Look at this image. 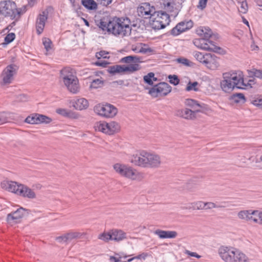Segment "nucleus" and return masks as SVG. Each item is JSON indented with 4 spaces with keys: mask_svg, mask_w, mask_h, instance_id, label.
Instances as JSON below:
<instances>
[{
    "mask_svg": "<svg viewBox=\"0 0 262 262\" xmlns=\"http://www.w3.org/2000/svg\"><path fill=\"white\" fill-rule=\"evenodd\" d=\"M130 23L128 18L115 17L108 21L101 19L97 25L103 31H106L115 36L124 37L131 33Z\"/></svg>",
    "mask_w": 262,
    "mask_h": 262,
    "instance_id": "nucleus-1",
    "label": "nucleus"
},
{
    "mask_svg": "<svg viewBox=\"0 0 262 262\" xmlns=\"http://www.w3.org/2000/svg\"><path fill=\"white\" fill-rule=\"evenodd\" d=\"M120 63L128 64V65L116 64L110 66L107 69L108 73L112 75H115L117 73L127 72L129 74L133 73L141 69L139 64L143 62L142 58L136 55H129L124 57L120 59Z\"/></svg>",
    "mask_w": 262,
    "mask_h": 262,
    "instance_id": "nucleus-2",
    "label": "nucleus"
},
{
    "mask_svg": "<svg viewBox=\"0 0 262 262\" xmlns=\"http://www.w3.org/2000/svg\"><path fill=\"white\" fill-rule=\"evenodd\" d=\"M131 162L143 168H155L160 167L161 159L158 155L142 150L133 156Z\"/></svg>",
    "mask_w": 262,
    "mask_h": 262,
    "instance_id": "nucleus-3",
    "label": "nucleus"
},
{
    "mask_svg": "<svg viewBox=\"0 0 262 262\" xmlns=\"http://www.w3.org/2000/svg\"><path fill=\"white\" fill-rule=\"evenodd\" d=\"M218 253L225 262H250V259L245 253L233 247L221 246Z\"/></svg>",
    "mask_w": 262,
    "mask_h": 262,
    "instance_id": "nucleus-4",
    "label": "nucleus"
},
{
    "mask_svg": "<svg viewBox=\"0 0 262 262\" xmlns=\"http://www.w3.org/2000/svg\"><path fill=\"white\" fill-rule=\"evenodd\" d=\"M196 34L203 38L195 40L194 44L199 43L198 47L202 49L219 52L221 49L215 46L209 38L213 35L211 30L209 27H200L196 30Z\"/></svg>",
    "mask_w": 262,
    "mask_h": 262,
    "instance_id": "nucleus-5",
    "label": "nucleus"
},
{
    "mask_svg": "<svg viewBox=\"0 0 262 262\" xmlns=\"http://www.w3.org/2000/svg\"><path fill=\"white\" fill-rule=\"evenodd\" d=\"M20 10L16 3L11 0L0 2V15L11 20H17L20 16Z\"/></svg>",
    "mask_w": 262,
    "mask_h": 262,
    "instance_id": "nucleus-6",
    "label": "nucleus"
},
{
    "mask_svg": "<svg viewBox=\"0 0 262 262\" xmlns=\"http://www.w3.org/2000/svg\"><path fill=\"white\" fill-rule=\"evenodd\" d=\"M60 74L68 90L72 93H77L79 89L78 80L73 74L71 70L69 68H64L61 70Z\"/></svg>",
    "mask_w": 262,
    "mask_h": 262,
    "instance_id": "nucleus-7",
    "label": "nucleus"
},
{
    "mask_svg": "<svg viewBox=\"0 0 262 262\" xmlns=\"http://www.w3.org/2000/svg\"><path fill=\"white\" fill-rule=\"evenodd\" d=\"M113 168L120 176L132 180H140L143 178L141 173L127 165L116 163L114 165Z\"/></svg>",
    "mask_w": 262,
    "mask_h": 262,
    "instance_id": "nucleus-8",
    "label": "nucleus"
},
{
    "mask_svg": "<svg viewBox=\"0 0 262 262\" xmlns=\"http://www.w3.org/2000/svg\"><path fill=\"white\" fill-rule=\"evenodd\" d=\"M152 17V26L154 29H164L170 21L169 15L164 11L154 12Z\"/></svg>",
    "mask_w": 262,
    "mask_h": 262,
    "instance_id": "nucleus-9",
    "label": "nucleus"
},
{
    "mask_svg": "<svg viewBox=\"0 0 262 262\" xmlns=\"http://www.w3.org/2000/svg\"><path fill=\"white\" fill-rule=\"evenodd\" d=\"M94 111L102 117L113 118L117 115L118 109L113 105L106 103L97 105L94 107Z\"/></svg>",
    "mask_w": 262,
    "mask_h": 262,
    "instance_id": "nucleus-10",
    "label": "nucleus"
},
{
    "mask_svg": "<svg viewBox=\"0 0 262 262\" xmlns=\"http://www.w3.org/2000/svg\"><path fill=\"white\" fill-rule=\"evenodd\" d=\"M95 127L96 130L108 135H113L118 132L120 128L119 124L115 121H111L109 123L100 121L96 123Z\"/></svg>",
    "mask_w": 262,
    "mask_h": 262,
    "instance_id": "nucleus-11",
    "label": "nucleus"
},
{
    "mask_svg": "<svg viewBox=\"0 0 262 262\" xmlns=\"http://www.w3.org/2000/svg\"><path fill=\"white\" fill-rule=\"evenodd\" d=\"M172 88L166 82H160L154 85L149 90V94L154 97L165 96L170 93Z\"/></svg>",
    "mask_w": 262,
    "mask_h": 262,
    "instance_id": "nucleus-12",
    "label": "nucleus"
},
{
    "mask_svg": "<svg viewBox=\"0 0 262 262\" xmlns=\"http://www.w3.org/2000/svg\"><path fill=\"white\" fill-rule=\"evenodd\" d=\"M18 67L15 64H11L7 66L2 73V85L10 84L13 80V76L16 74Z\"/></svg>",
    "mask_w": 262,
    "mask_h": 262,
    "instance_id": "nucleus-13",
    "label": "nucleus"
},
{
    "mask_svg": "<svg viewBox=\"0 0 262 262\" xmlns=\"http://www.w3.org/2000/svg\"><path fill=\"white\" fill-rule=\"evenodd\" d=\"M193 26V22L189 20L183 21L178 23L170 30V34L173 36H177L181 33L190 29Z\"/></svg>",
    "mask_w": 262,
    "mask_h": 262,
    "instance_id": "nucleus-14",
    "label": "nucleus"
},
{
    "mask_svg": "<svg viewBox=\"0 0 262 262\" xmlns=\"http://www.w3.org/2000/svg\"><path fill=\"white\" fill-rule=\"evenodd\" d=\"M49 11L47 9L42 11L40 13L36 20V28L37 33L40 34L45 28L46 22L48 19Z\"/></svg>",
    "mask_w": 262,
    "mask_h": 262,
    "instance_id": "nucleus-15",
    "label": "nucleus"
},
{
    "mask_svg": "<svg viewBox=\"0 0 262 262\" xmlns=\"http://www.w3.org/2000/svg\"><path fill=\"white\" fill-rule=\"evenodd\" d=\"M229 74V78L234 85V87L238 89H243L242 84H244V80L243 72L239 71Z\"/></svg>",
    "mask_w": 262,
    "mask_h": 262,
    "instance_id": "nucleus-16",
    "label": "nucleus"
},
{
    "mask_svg": "<svg viewBox=\"0 0 262 262\" xmlns=\"http://www.w3.org/2000/svg\"><path fill=\"white\" fill-rule=\"evenodd\" d=\"M219 58L214 54L207 53L204 64L208 69L215 70L220 66Z\"/></svg>",
    "mask_w": 262,
    "mask_h": 262,
    "instance_id": "nucleus-17",
    "label": "nucleus"
},
{
    "mask_svg": "<svg viewBox=\"0 0 262 262\" xmlns=\"http://www.w3.org/2000/svg\"><path fill=\"white\" fill-rule=\"evenodd\" d=\"M152 10L150 8V4L147 3H142L137 9L139 16L144 18H148L152 16Z\"/></svg>",
    "mask_w": 262,
    "mask_h": 262,
    "instance_id": "nucleus-18",
    "label": "nucleus"
},
{
    "mask_svg": "<svg viewBox=\"0 0 262 262\" xmlns=\"http://www.w3.org/2000/svg\"><path fill=\"white\" fill-rule=\"evenodd\" d=\"M201 112L200 110L192 111L190 109L185 108L177 111V115L186 119L193 120L196 118V114Z\"/></svg>",
    "mask_w": 262,
    "mask_h": 262,
    "instance_id": "nucleus-19",
    "label": "nucleus"
},
{
    "mask_svg": "<svg viewBox=\"0 0 262 262\" xmlns=\"http://www.w3.org/2000/svg\"><path fill=\"white\" fill-rule=\"evenodd\" d=\"M228 75H229V73H224L223 80L220 83L222 90L226 93H229L235 88L234 85L229 79Z\"/></svg>",
    "mask_w": 262,
    "mask_h": 262,
    "instance_id": "nucleus-20",
    "label": "nucleus"
},
{
    "mask_svg": "<svg viewBox=\"0 0 262 262\" xmlns=\"http://www.w3.org/2000/svg\"><path fill=\"white\" fill-rule=\"evenodd\" d=\"M26 210L23 207H20L16 211H13L7 215V221L8 222H17L18 220L22 218L25 215Z\"/></svg>",
    "mask_w": 262,
    "mask_h": 262,
    "instance_id": "nucleus-21",
    "label": "nucleus"
},
{
    "mask_svg": "<svg viewBox=\"0 0 262 262\" xmlns=\"http://www.w3.org/2000/svg\"><path fill=\"white\" fill-rule=\"evenodd\" d=\"M155 234L158 235L160 238H175L178 233L175 231H164L158 229L155 231Z\"/></svg>",
    "mask_w": 262,
    "mask_h": 262,
    "instance_id": "nucleus-22",
    "label": "nucleus"
},
{
    "mask_svg": "<svg viewBox=\"0 0 262 262\" xmlns=\"http://www.w3.org/2000/svg\"><path fill=\"white\" fill-rule=\"evenodd\" d=\"M111 235L112 240L117 242H119L127 238L125 232L121 230L116 229L111 230Z\"/></svg>",
    "mask_w": 262,
    "mask_h": 262,
    "instance_id": "nucleus-23",
    "label": "nucleus"
},
{
    "mask_svg": "<svg viewBox=\"0 0 262 262\" xmlns=\"http://www.w3.org/2000/svg\"><path fill=\"white\" fill-rule=\"evenodd\" d=\"M258 210H245L238 212L237 214L238 217L243 220L248 222L251 215H254L257 217Z\"/></svg>",
    "mask_w": 262,
    "mask_h": 262,
    "instance_id": "nucleus-24",
    "label": "nucleus"
},
{
    "mask_svg": "<svg viewBox=\"0 0 262 262\" xmlns=\"http://www.w3.org/2000/svg\"><path fill=\"white\" fill-rule=\"evenodd\" d=\"M73 106L76 110H85L89 106V102L86 99L83 98L77 99L73 102Z\"/></svg>",
    "mask_w": 262,
    "mask_h": 262,
    "instance_id": "nucleus-25",
    "label": "nucleus"
},
{
    "mask_svg": "<svg viewBox=\"0 0 262 262\" xmlns=\"http://www.w3.org/2000/svg\"><path fill=\"white\" fill-rule=\"evenodd\" d=\"M81 4L89 10H96L98 4L94 0H81Z\"/></svg>",
    "mask_w": 262,
    "mask_h": 262,
    "instance_id": "nucleus-26",
    "label": "nucleus"
},
{
    "mask_svg": "<svg viewBox=\"0 0 262 262\" xmlns=\"http://www.w3.org/2000/svg\"><path fill=\"white\" fill-rule=\"evenodd\" d=\"M230 100L235 103H244L246 101V98L242 93L233 94L230 97Z\"/></svg>",
    "mask_w": 262,
    "mask_h": 262,
    "instance_id": "nucleus-27",
    "label": "nucleus"
},
{
    "mask_svg": "<svg viewBox=\"0 0 262 262\" xmlns=\"http://www.w3.org/2000/svg\"><path fill=\"white\" fill-rule=\"evenodd\" d=\"M185 104L186 105L191 107L194 110H198L197 107L204 108H205L206 106L205 104H200L197 101L191 99H187L185 101Z\"/></svg>",
    "mask_w": 262,
    "mask_h": 262,
    "instance_id": "nucleus-28",
    "label": "nucleus"
},
{
    "mask_svg": "<svg viewBox=\"0 0 262 262\" xmlns=\"http://www.w3.org/2000/svg\"><path fill=\"white\" fill-rule=\"evenodd\" d=\"M174 3L171 0H164L163 7L166 12H171L173 11Z\"/></svg>",
    "mask_w": 262,
    "mask_h": 262,
    "instance_id": "nucleus-29",
    "label": "nucleus"
},
{
    "mask_svg": "<svg viewBox=\"0 0 262 262\" xmlns=\"http://www.w3.org/2000/svg\"><path fill=\"white\" fill-rule=\"evenodd\" d=\"M226 202H222L221 205H217L215 203L211 202H205V210L211 209L213 208H218L226 207L227 206Z\"/></svg>",
    "mask_w": 262,
    "mask_h": 262,
    "instance_id": "nucleus-30",
    "label": "nucleus"
},
{
    "mask_svg": "<svg viewBox=\"0 0 262 262\" xmlns=\"http://www.w3.org/2000/svg\"><path fill=\"white\" fill-rule=\"evenodd\" d=\"M25 122L31 124H38V114H33L28 116L25 120Z\"/></svg>",
    "mask_w": 262,
    "mask_h": 262,
    "instance_id": "nucleus-31",
    "label": "nucleus"
},
{
    "mask_svg": "<svg viewBox=\"0 0 262 262\" xmlns=\"http://www.w3.org/2000/svg\"><path fill=\"white\" fill-rule=\"evenodd\" d=\"M69 241L70 242L72 240L74 239L81 238L84 235H85L84 233L79 232H69L67 233Z\"/></svg>",
    "mask_w": 262,
    "mask_h": 262,
    "instance_id": "nucleus-32",
    "label": "nucleus"
},
{
    "mask_svg": "<svg viewBox=\"0 0 262 262\" xmlns=\"http://www.w3.org/2000/svg\"><path fill=\"white\" fill-rule=\"evenodd\" d=\"M144 81L150 85H153V81H156L157 78L155 77V74L152 72H150L147 75L143 77Z\"/></svg>",
    "mask_w": 262,
    "mask_h": 262,
    "instance_id": "nucleus-33",
    "label": "nucleus"
},
{
    "mask_svg": "<svg viewBox=\"0 0 262 262\" xmlns=\"http://www.w3.org/2000/svg\"><path fill=\"white\" fill-rule=\"evenodd\" d=\"M104 81L101 79H94L91 83L90 85V89H97L98 88H102L104 85Z\"/></svg>",
    "mask_w": 262,
    "mask_h": 262,
    "instance_id": "nucleus-34",
    "label": "nucleus"
},
{
    "mask_svg": "<svg viewBox=\"0 0 262 262\" xmlns=\"http://www.w3.org/2000/svg\"><path fill=\"white\" fill-rule=\"evenodd\" d=\"M248 73L249 77H255L262 79V70L252 69L248 70Z\"/></svg>",
    "mask_w": 262,
    "mask_h": 262,
    "instance_id": "nucleus-35",
    "label": "nucleus"
},
{
    "mask_svg": "<svg viewBox=\"0 0 262 262\" xmlns=\"http://www.w3.org/2000/svg\"><path fill=\"white\" fill-rule=\"evenodd\" d=\"M13 181L4 180L1 183V188L6 191L10 192L11 189V186L13 183Z\"/></svg>",
    "mask_w": 262,
    "mask_h": 262,
    "instance_id": "nucleus-36",
    "label": "nucleus"
},
{
    "mask_svg": "<svg viewBox=\"0 0 262 262\" xmlns=\"http://www.w3.org/2000/svg\"><path fill=\"white\" fill-rule=\"evenodd\" d=\"M199 83L197 81H194L193 82H191L189 81L187 85V86L185 88L186 91L189 92L191 91H193L195 92H197L199 91L198 88L197 86L198 85Z\"/></svg>",
    "mask_w": 262,
    "mask_h": 262,
    "instance_id": "nucleus-37",
    "label": "nucleus"
},
{
    "mask_svg": "<svg viewBox=\"0 0 262 262\" xmlns=\"http://www.w3.org/2000/svg\"><path fill=\"white\" fill-rule=\"evenodd\" d=\"M98 238L105 242H107L110 240H112L111 230L108 232H103L100 234L98 236Z\"/></svg>",
    "mask_w": 262,
    "mask_h": 262,
    "instance_id": "nucleus-38",
    "label": "nucleus"
},
{
    "mask_svg": "<svg viewBox=\"0 0 262 262\" xmlns=\"http://www.w3.org/2000/svg\"><path fill=\"white\" fill-rule=\"evenodd\" d=\"M52 119L44 115L38 114V124L45 123L49 124L51 122Z\"/></svg>",
    "mask_w": 262,
    "mask_h": 262,
    "instance_id": "nucleus-39",
    "label": "nucleus"
},
{
    "mask_svg": "<svg viewBox=\"0 0 262 262\" xmlns=\"http://www.w3.org/2000/svg\"><path fill=\"white\" fill-rule=\"evenodd\" d=\"M251 102L253 105L262 108V95L257 96L251 100Z\"/></svg>",
    "mask_w": 262,
    "mask_h": 262,
    "instance_id": "nucleus-40",
    "label": "nucleus"
},
{
    "mask_svg": "<svg viewBox=\"0 0 262 262\" xmlns=\"http://www.w3.org/2000/svg\"><path fill=\"white\" fill-rule=\"evenodd\" d=\"M250 78L248 79L247 82H246V80H244V84H242L243 89H246L248 88H251L252 85L255 83V79L254 77H250Z\"/></svg>",
    "mask_w": 262,
    "mask_h": 262,
    "instance_id": "nucleus-41",
    "label": "nucleus"
},
{
    "mask_svg": "<svg viewBox=\"0 0 262 262\" xmlns=\"http://www.w3.org/2000/svg\"><path fill=\"white\" fill-rule=\"evenodd\" d=\"M207 53L203 54L199 52H195L194 56L199 61L204 64L206 59V57L207 56Z\"/></svg>",
    "mask_w": 262,
    "mask_h": 262,
    "instance_id": "nucleus-42",
    "label": "nucleus"
},
{
    "mask_svg": "<svg viewBox=\"0 0 262 262\" xmlns=\"http://www.w3.org/2000/svg\"><path fill=\"white\" fill-rule=\"evenodd\" d=\"M238 3L241 4L240 12L245 14L248 11V6L246 0H239Z\"/></svg>",
    "mask_w": 262,
    "mask_h": 262,
    "instance_id": "nucleus-43",
    "label": "nucleus"
},
{
    "mask_svg": "<svg viewBox=\"0 0 262 262\" xmlns=\"http://www.w3.org/2000/svg\"><path fill=\"white\" fill-rule=\"evenodd\" d=\"M29 100L28 95L25 94H20L15 96V101L17 102H24Z\"/></svg>",
    "mask_w": 262,
    "mask_h": 262,
    "instance_id": "nucleus-44",
    "label": "nucleus"
},
{
    "mask_svg": "<svg viewBox=\"0 0 262 262\" xmlns=\"http://www.w3.org/2000/svg\"><path fill=\"white\" fill-rule=\"evenodd\" d=\"M55 240L58 243L63 244H68L69 243L67 233H64L60 236H57L55 238Z\"/></svg>",
    "mask_w": 262,
    "mask_h": 262,
    "instance_id": "nucleus-45",
    "label": "nucleus"
},
{
    "mask_svg": "<svg viewBox=\"0 0 262 262\" xmlns=\"http://www.w3.org/2000/svg\"><path fill=\"white\" fill-rule=\"evenodd\" d=\"M56 112L62 116L66 117H69L70 116V114L71 113V112L69 110H68L65 108H57L56 110Z\"/></svg>",
    "mask_w": 262,
    "mask_h": 262,
    "instance_id": "nucleus-46",
    "label": "nucleus"
},
{
    "mask_svg": "<svg viewBox=\"0 0 262 262\" xmlns=\"http://www.w3.org/2000/svg\"><path fill=\"white\" fill-rule=\"evenodd\" d=\"M168 78L169 79V82L174 85H177L180 82V79L176 75H169Z\"/></svg>",
    "mask_w": 262,
    "mask_h": 262,
    "instance_id": "nucleus-47",
    "label": "nucleus"
},
{
    "mask_svg": "<svg viewBox=\"0 0 262 262\" xmlns=\"http://www.w3.org/2000/svg\"><path fill=\"white\" fill-rule=\"evenodd\" d=\"M194 210H205V202L203 201H198L192 204Z\"/></svg>",
    "mask_w": 262,
    "mask_h": 262,
    "instance_id": "nucleus-48",
    "label": "nucleus"
},
{
    "mask_svg": "<svg viewBox=\"0 0 262 262\" xmlns=\"http://www.w3.org/2000/svg\"><path fill=\"white\" fill-rule=\"evenodd\" d=\"M42 43L47 51H49L51 49L52 41L48 38H43Z\"/></svg>",
    "mask_w": 262,
    "mask_h": 262,
    "instance_id": "nucleus-49",
    "label": "nucleus"
},
{
    "mask_svg": "<svg viewBox=\"0 0 262 262\" xmlns=\"http://www.w3.org/2000/svg\"><path fill=\"white\" fill-rule=\"evenodd\" d=\"M26 198L30 199H33L36 198V194L35 192L28 187L26 189Z\"/></svg>",
    "mask_w": 262,
    "mask_h": 262,
    "instance_id": "nucleus-50",
    "label": "nucleus"
},
{
    "mask_svg": "<svg viewBox=\"0 0 262 262\" xmlns=\"http://www.w3.org/2000/svg\"><path fill=\"white\" fill-rule=\"evenodd\" d=\"M21 185V184L14 181L12 185L11 186L12 189L10 190V192L13 193L15 194H17V192L18 191L19 189H20L19 186Z\"/></svg>",
    "mask_w": 262,
    "mask_h": 262,
    "instance_id": "nucleus-51",
    "label": "nucleus"
},
{
    "mask_svg": "<svg viewBox=\"0 0 262 262\" xmlns=\"http://www.w3.org/2000/svg\"><path fill=\"white\" fill-rule=\"evenodd\" d=\"M19 187L20 189H19L17 195L24 198H26V189H27L28 186L21 184V185H20Z\"/></svg>",
    "mask_w": 262,
    "mask_h": 262,
    "instance_id": "nucleus-52",
    "label": "nucleus"
},
{
    "mask_svg": "<svg viewBox=\"0 0 262 262\" xmlns=\"http://www.w3.org/2000/svg\"><path fill=\"white\" fill-rule=\"evenodd\" d=\"M197 185L196 184H194L192 181H190L186 184L185 188L188 190L190 191H193L196 188Z\"/></svg>",
    "mask_w": 262,
    "mask_h": 262,
    "instance_id": "nucleus-53",
    "label": "nucleus"
},
{
    "mask_svg": "<svg viewBox=\"0 0 262 262\" xmlns=\"http://www.w3.org/2000/svg\"><path fill=\"white\" fill-rule=\"evenodd\" d=\"M15 37V34L14 33H10L5 37V41L7 43H9L14 40Z\"/></svg>",
    "mask_w": 262,
    "mask_h": 262,
    "instance_id": "nucleus-54",
    "label": "nucleus"
},
{
    "mask_svg": "<svg viewBox=\"0 0 262 262\" xmlns=\"http://www.w3.org/2000/svg\"><path fill=\"white\" fill-rule=\"evenodd\" d=\"M108 54L107 52L105 51H101L96 53V57L100 59L101 58H107V55Z\"/></svg>",
    "mask_w": 262,
    "mask_h": 262,
    "instance_id": "nucleus-55",
    "label": "nucleus"
},
{
    "mask_svg": "<svg viewBox=\"0 0 262 262\" xmlns=\"http://www.w3.org/2000/svg\"><path fill=\"white\" fill-rule=\"evenodd\" d=\"M177 61L178 63H181L183 65L187 66H190V61L188 59L185 58H179L177 59Z\"/></svg>",
    "mask_w": 262,
    "mask_h": 262,
    "instance_id": "nucleus-56",
    "label": "nucleus"
},
{
    "mask_svg": "<svg viewBox=\"0 0 262 262\" xmlns=\"http://www.w3.org/2000/svg\"><path fill=\"white\" fill-rule=\"evenodd\" d=\"M207 1L208 0H199L198 8L201 10L204 9L206 7Z\"/></svg>",
    "mask_w": 262,
    "mask_h": 262,
    "instance_id": "nucleus-57",
    "label": "nucleus"
},
{
    "mask_svg": "<svg viewBox=\"0 0 262 262\" xmlns=\"http://www.w3.org/2000/svg\"><path fill=\"white\" fill-rule=\"evenodd\" d=\"M7 122V117L4 113H0V125Z\"/></svg>",
    "mask_w": 262,
    "mask_h": 262,
    "instance_id": "nucleus-58",
    "label": "nucleus"
},
{
    "mask_svg": "<svg viewBox=\"0 0 262 262\" xmlns=\"http://www.w3.org/2000/svg\"><path fill=\"white\" fill-rule=\"evenodd\" d=\"M254 215H251L249 217V219L248 222H253L254 223H257L259 225L260 219L258 217H255L253 216Z\"/></svg>",
    "mask_w": 262,
    "mask_h": 262,
    "instance_id": "nucleus-59",
    "label": "nucleus"
},
{
    "mask_svg": "<svg viewBox=\"0 0 262 262\" xmlns=\"http://www.w3.org/2000/svg\"><path fill=\"white\" fill-rule=\"evenodd\" d=\"M109 63L105 61H97L95 62V64L97 66L106 67Z\"/></svg>",
    "mask_w": 262,
    "mask_h": 262,
    "instance_id": "nucleus-60",
    "label": "nucleus"
},
{
    "mask_svg": "<svg viewBox=\"0 0 262 262\" xmlns=\"http://www.w3.org/2000/svg\"><path fill=\"white\" fill-rule=\"evenodd\" d=\"M152 51V50L150 48H143L142 47L139 51L138 53H150Z\"/></svg>",
    "mask_w": 262,
    "mask_h": 262,
    "instance_id": "nucleus-61",
    "label": "nucleus"
},
{
    "mask_svg": "<svg viewBox=\"0 0 262 262\" xmlns=\"http://www.w3.org/2000/svg\"><path fill=\"white\" fill-rule=\"evenodd\" d=\"M98 1L100 2V4L105 6H108L109 4H110L112 0H97Z\"/></svg>",
    "mask_w": 262,
    "mask_h": 262,
    "instance_id": "nucleus-62",
    "label": "nucleus"
},
{
    "mask_svg": "<svg viewBox=\"0 0 262 262\" xmlns=\"http://www.w3.org/2000/svg\"><path fill=\"white\" fill-rule=\"evenodd\" d=\"M257 217L260 219L259 225H262V211H258Z\"/></svg>",
    "mask_w": 262,
    "mask_h": 262,
    "instance_id": "nucleus-63",
    "label": "nucleus"
},
{
    "mask_svg": "<svg viewBox=\"0 0 262 262\" xmlns=\"http://www.w3.org/2000/svg\"><path fill=\"white\" fill-rule=\"evenodd\" d=\"M110 259L111 261L113 262H118L119 261V260L117 258L113 256H111L110 257Z\"/></svg>",
    "mask_w": 262,
    "mask_h": 262,
    "instance_id": "nucleus-64",
    "label": "nucleus"
}]
</instances>
